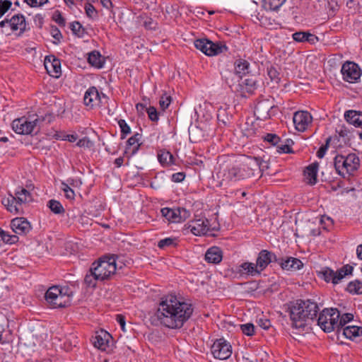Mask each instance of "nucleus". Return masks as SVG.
Masks as SVG:
<instances>
[{
	"label": "nucleus",
	"instance_id": "f257e3e1",
	"mask_svg": "<svg viewBox=\"0 0 362 362\" xmlns=\"http://www.w3.org/2000/svg\"><path fill=\"white\" fill-rule=\"evenodd\" d=\"M194 312L192 303L180 300L176 296L162 298L155 317L159 322L170 329H180L189 320Z\"/></svg>",
	"mask_w": 362,
	"mask_h": 362
},
{
	"label": "nucleus",
	"instance_id": "f03ea898",
	"mask_svg": "<svg viewBox=\"0 0 362 362\" xmlns=\"http://www.w3.org/2000/svg\"><path fill=\"white\" fill-rule=\"evenodd\" d=\"M319 306L311 299H298L288 304L287 312L291 320V325L295 329H304L308 320H314L319 312Z\"/></svg>",
	"mask_w": 362,
	"mask_h": 362
},
{
	"label": "nucleus",
	"instance_id": "7ed1b4c3",
	"mask_svg": "<svg viewBox=\"0 0 362 362\" xmlns=\"http://www.w3.org/2000/svg\"><path fill=\"white\" fill-rule=\"evenodd\" d=\"M33 200L32 195L29 191L21 188L16 192L15 196L9 194L8 197L2 199V204L8 211L13 214H20L23 211L22 204L28 203Z\"/></svg>",
	"mask_w": 362,
	"mask_h": 362
},
{
	"label": "nucleus",
	"instance_id": "20e7f679",
	"mask_svg": "<svg viewBox=\"0 0 362 362\" xmlns=\"http://www.w3.org/2000/svg\"><path fill=\"white\" fill-rule=\"evenodd\" d=\"M92 270L97 274L96 276L99 281H104L115 273L117 269L116 260L115 256H104L100 258L97 262H94L92 265Z\"/></svg>",
	"mask_w": 362,
	"mask_h": 362
},
{
	"label": "nucleus",
	"instance_id": "39448f33",
	"mask_svg": "<svg viewBox=\"0 0 362 362\" xmlns=\"http://www.w3.org/2000/svg\"><path fill=\"white\" fill-rule=\"evenodd\" d=\"M340 317V313L337 308H325L316 317L317 325L325 332H331L336 329L337 321Z\"/></svg>",
	"mask_w": 362,
	"mask_h": 362
},
{
	"label": "nucleus",
	"instance_id": "423d86ee",
	"mask_svg": "<svg viewBox=\"0 0 362 362\" xmlns=\"http://www.w3.org/2000/svg\"><path fill=\"white\" fill-rule=\"evenodd\" d=\"M195 47L207 56H216L228 50L225 45L214 43L207 39H197L194 42Z\"/></svg>",
	"mask_w": 362,
	"mask_h": 362
},
{
	"label": "nucleus",
	"instance_id": "0eeeda50",
	"mask_svg": "<svg viewBox=\"0 0 362 362\" xmlns=\"http://www.w3.org/2000/svg\"><path fill=\"white\" fill-rule=\"evenodd\" d=\"M39 119H31L25 117L16 119L12 122V129L19 134H30L37 127Z\"/></svg>",
	"mask_w": 362,
	"mask_h": 362
},
{
	"label": "nucleus",
	"instance_id": "6e6552de",
	"mask_svg": "<svg viewBox=\"0 0 362 362\" xmlns=\"http://www.w3.org/2000/svg\"><path fill=\"white\" fill-rule=\"evenodd\" d=\"M211 351L215 358L226 360L231 356L232 346L226 340L221 338L214 342Z\"/></svg>",
	"mask_w": 362,
	"mask_h": 362
},
{
	"label": "nucleus",
	"instance_id": "1a4fd4ad",
	"mask_svg": "<svg viewBox=\"0 0 362 362\" xmlns=\"http://www.w3.org/2000/svg\"><path fill=\"white\" fill-rule=\"evenodd\" d=\"M242 162L245 169V174L247 175V179L261 175L263 162L259 158L246 156Z\"/></svg>",
	"mask_w": 362,
	"mask_h": 362
},
{
	"label": "nucleus",
	"instance_id": "9d476101",
	"mask_svg": "<svg viewBox=\"0 0 362 362\" xmlns=\"http://www.w3.org/2000/svg\"><path fill=\"white\" fill-rule=\"evenodd\" d=\"M161 214L168 221L172 223H180L185 221L190 216V212L185 208H163Z\"/></svg>",
	"mask_w": 362,
	"mask_h": 362
},
{
	"label": "nucleus",
	"instance_id": "9b49d317",
	"mask_svg": "<svg viewBox=\"0 0 362 362\" xmlns=\"http://www.w3.org/2000/svg\"><path fill=\"white\" fill-rule=\"evenodd\" d=\"M57 292V286L50 287L45 293V300L53 308H66L71 305V300L63 297Z\"/></svg>",
	"mask_w": 362,
	"mask_h": 362
},
{
	"label": "nucleus",
	"instance_id": "f8f14e48",
	"mask_svg": "<svg viewBox=\"0 0 362 362\" xmlns=\"http://www.w3.org/2000/svg\"><path fill=\"white\" fill-rule=\"evenodd\" d=\"M341 72L343 79L349 83L356 82L361 75L360 67L357 64L353 62H345L342 65Z\"/></svg>",
	"mask_w": 362,
	"mask_h": 362
},
{
	"label": "nucleus",
	"instance_id": "ddd939ff",
	"mask_svg": "<svg viewBox=\"0 0 362 362\" xmlns=\"http://www.w3.org/2000/svg\"><path fill=\"white\" fill-rule=\"evenodd\" d=\"M293 121L298 132H305L313 121L311 114L308 111H297L294 113Z\"/></svg>",
	"mask_w": 362,
	"mask_h": 362
},
{
	"label": "nucleus",
	"instance_id": "4468645a",
	"mask_svg": "<svg viewBox=\"0 0 362 362\" xmlns=\"http://www.w3.org/2000/svg\"><path fill=\"white\" fill-rule=\"evenodd\" d=\"M278 259L279 258L274 253L267 250H262L258 254L255 264L259 270L262 272L271 262H278Z\"/></svg>",
	"mask_w": 362,
	"mask_h": 362
},
{
	"label": "nucleus",
	"instance_id": "2eb2a0df",
	"mask_svg": "<svg viewBox=\"0 0 362 362\" xmlns=\"http://www.w3.org/2000/svg\"><path fill=\"white\" fill-rule=\"evenodd\" d=\"M45 67L47 73L52 77L59 78L61 75V62L53 55L45 58Z\"/></svg>",
	"mask_w": 362,
	"mask_h": 362
},
{
	"label": "nucleus",
	"instance_id": "dca6fc26",
	"mask_svg": "<svg viewBox=\"0 0 362 362\" xmlns=\"http://www.w3.org/2000/svg\"><path fill=\"white\" fill-rule=\"evenodd\" d=\"M101 95L95 86L90 87L85 93L83 97L84 105L90 108H93L100 104Z\"/></svg>",
	"mask_w": 362,
	"mask_h": 362
},
{
	"label": "nucleus",
	"instance_id": "f3484780",
	"mask_svg": "<svg viewBox=\"0 0 362 362\" xmlns=\"http://www.w3.org/2000/svg\"><path fill=\"white\" fill-rule=\"evenodd\" d=\"M187 228L195 235H206L209 230V221L206 218L193 220L189 223Z\"/></svg>",
	"mask_w": 362,
	"mask_h": 362
},
{
	"label": "nucleus",
	"instance_id": "a211bd4d",
	"mask_svg": "<svg viewBox=\"0 0 362 362\" xmlns=\"http://www.w3.org/2000/svg\"><path fill=\"white\" fill-rule=\"evenodd\" d=\"M274 107L269 100L259 101L255 107V114L258 119H267L270 118V110Z\"/></svg>",
	"mask_w": 362,
	"mask_h": 362
},
{
	"label": "nucleus",
	"instance_id": "6ab92c4d",
	"mask_svg": "<svg viewBox=\"0 0 362 362\" xmlns=\"http://www.w3.org/2000/svg\"><path fill=\"white\" fill-rule=\"evenodd\" d=\"M344 172L349 175H353V173L358 170L360 165V160L355 153H349L348 155H344Z\"/></svg>",
	"mask_w": 362,
	"mask_h": 362
},
{
	"label": "nucleus",
	"instance_id": "aec40b11",
	"mask_svg": "<svg viewBox=\"0 0 362 362\" xmlns=\"http://www.w3.org/2000/svg\"><path fill=\"white\" fill-rule=\"evenodd\" d=\"M11 227L13 231L18 235H25L31 230L30 223L23 217L13 218Z\"/></svg>",
	"mask_w": 362,
	"mask_h": 362
},
{
	"label": "nucleus",
	"instance_id": "412c9836",
	"mask_svg": "<svg viewBox=\"0 0 362 362\" xmlns=\"http://www.w3.org/2000/svg\"><path fill=\"white\" fill-rule=\"evenodd\" d=\"M283 269L295 272L300 269L303 267V263L300 259L292 257L279 258L277 262Z\"/></svg>",
	"mask_w": 362,
	"mask_h": 362
},
{
	"label": "nucleus",
	"instance_id": "4be33fe9",
	"mask_svg": "<svg viewBox=\"0 0 362 362\" xmlns=\"http://www.w3.org/2000/svg\"><path fill=\"white\" fill-rule=\"evenodd\" d=\"M237 273L241 276H257L261 274L257 264L252 262H245L237 267Z\"/></svg>",
	"mask_w": 362,
	"mask_h": 362
},
{
	"label": "nucleus",
	"instance_id": "5701e85b",
	"mask_svg": "<svg viewBox=\"0 0 362 362\" xmlns=\"http://www.w3.org/2000/svg\"><path fill=\"white\" fill-rule=\"evenodd\" d=\"M344 118L350 124L358 128H361L359 136L362 139V112L354 110H347L344 112Z\"/></svg>",
	"mask_w": 362,
	"mask_h": 362
},
{
	"label": "nucleus",
	"instance_id": "b1692460",
	"mask_svg": "<svg viewBox=\"0 0 362 362\" xmlns=\"http://www.w3.org/2000/svg\"><path fill=\"white\" fill-rule=\"evenodd\" d=\"M225 176L228 180L232 181H239L247 179V175L245 174L243 162H241L239 165H234L228 168Z\"/></svg>",
	"mask_w": 362,
	"mask_h": 362
},
{
	"label": "nucleus",
	"instance_id": "393cba45",
	"mask_svg": "<svg viewBox=\"0 0 362 362\" xmlns=\"http://www.w3.org/2000/svg\"><path fill=\"white\" fill-rule=\"evenodd\" d=\"M292 37H293V40L296 42H308L312 45H314L317 42L319 41V38L316 35L310 33V32H305V31L296 32L292 35Z\"/></svg>",
	"mask_w": 362,
	"mask_h": 362
},
{
	"label": "nucleus",
	"instance_id": "a878e982",
	"mask_svg": "<svg viewBox=\"0 0 362 362\" xmlns=\"http://www.w3.org/2000/svg\"><path fill=\"white\" fill-rule=\"evenodd\" d=\"M223 258V252L218 247H211L205 254V259L209 263L218 264Z\"/></svg>",
	"mask_w": 362,
	"mask_h": 362
},
{
	"label": "nucleus",
	"instance_id": "bb28decb",
	"mask_svg": "<svg viewBox=\"0 0 362 362\" xmlns=\"http://www.w3.org/2000/svg\"><path fill=\"white\" fill-rule=\"evenodd\" d=\"M319 164L317 162H315L309 165L304 171L305 178L308 180V184L313 185L316 184L317 170Z\"/></svg>",
	"mask_w": 362,
	"mask_h": 362
},
{
	"label": "nucleus",
	"instance_id": "cd10ccee",
	"mask_svg": "<svg viewBox=\"0 0 362 362\" xmlns=\"http://www.w3.org/2000/svg\"><path fill=\"white\" fill-rule=\"evenodd\" d=\"M88 62L92 66L101 69L104 66L105 59L98 51L94 50L89 53Z\"/></svg>",
	"mask_w": 362,
	"mask_h": 362
},
{
	"label": "nucleus",
	"instance_id": "c85d7f7f",
	"mask_svg": "<svg viewBox=\"0 0 362 362\" xmlns=\"http://www.w3.org/2000/svg\"><path fill=\"white\" fill-rule=\"evenodd\" d=\"M243 92L252 94L257 88L258 84L254 76H249L242 81L240 83Z\"/></svg>",
	"mask_w": 362,
	"mask_h": 362
},
{
	"label": "nucleus",
	"instance_id": "c756f323",
	"mask_svg": "<svg viewBox=\"0 0 362 362\" xmlns=\"http://www.w3.org/2000/svg\"><path fill=\"white\" fill-rule=\"evenodd\" d=\"M110 337V335L107 332H101L100 334H97L93 339V343L94 346L99 349L105 350Z\"/></svg>",
	"mask_w": 362,
	"mask_h": 362
},
{
	"label": "nucleus",
	"instance_id": "7c9ffc66",
	"mask_svg": "<svg viewBox=\"0 0 362 362\" xmlns=\"http://www.w3.org/2000/svg\"><path fill=\"white\" fill-rule=\"evenodd\" d=\"M354 269V267L350 264H346L334 272V284H337L339 281L345 277L346 275L351 274Z\"/></svg>",
	"mask_w": 362,
	"mask_h": 362
},
{
	"label": "nucleus",
	"instance_id": "2f4dec72",
	"mask_svg": "<svg viewBox=\"0 0 362 362\" xmlns=\"http://www.w3.org/2000/svg\"><path fill=\"white\" fill-rule=\"evenodd\" d=\"M342 332L346 338L354 339L357 337H362V327L347 326L343 328Z\"/></svg>",
	"mask_w": 362,
	"mask_h": 362
},
{
	"label": "nucleus",
	"instance_id": "473e14b6",
	"mask_svg": "<svg viewBox=\"0 0 362 362\" xmlns=\"http://www.w3.org/2000/svg\"><path fill=\"white\" fill-rule=\"evenodd\" d=\"M158 160L163 166L170 165L174 163V157L172 153L165 149L158 152Z\"/></svg>",
	"mask_w": 362,
	"mask_h": 362
},
{
	"label": "nucleus",
	"instance_id": "72a5a7b5",
	"mask_svg": "<svg viewBox=\"0 0 362 362\" xmlns=\"http://www.w3.org/2000/svg\"><path fill=\"white\" fill-rule=\"evenodd\" d=\"M286 0H262V7L267 11H278Z\"/></svg>",
	"mask_w": 362,
	"mask_h": 362
},
{
	"label": "nucleus",
	"instance_id": "f704fd0d",
	"mask_svg": "<svg viewBox=\"0 0 362 362\" xmlns=\"http://www.w3.org/2000/svg\"><path fill=\"white\" fill-rule=\"evenodd\" d=\"M27 24H0L1 28H6L13 33L16 37L21 36L27 29Z\"/></svg>",
	"mask_w": 362,
	"mask_h": 362
},
{
	"label": "nucleus",
	"instance_id": "c9c22d12",
	"mask_svg": "<svg viewBox=\"0 0 362 362\" xmlns=\"http://www.w3.org/2000/svg\"><path fill=\"white\" fill-rule=\"evenodd\" d=\"M250 63L243 59L237 60L235 63V70L239 75H245L250 72Z\"/></svg>",
	"mask_w": 362,
	"mask_h": 362
},
{
	"label": "nucleus",
	"instance_id": "e433bc0d",
	"mask_svg": "<svg viewBox=\"0 0 362 362\" xmlns=\"http://www.w3.org/2000/svg\"><path fill=\"white\" fill-rule=\"evenodd\" d=\"M97 274L95 271L92 270V267H90L89 269V273H87L84 278V284L90 288H95L97 281H99L98 276H96Z\"/></svg>",
	"mask_w": 362,
	"mask_h": 362
},
{
	"label": "nucleus",
	"instance_id": "4c0bfd02",
	"mask_svg": "<svg viewBox=\"0 0 362 362\" xmlns=\"http://www.w3.org/2000/svg\"><path fill=\"white\" fill-rule=\"evenodd\" d=\"M47 207L55 214H64L65 210L62 204L55 199H50L47 204Z\"/></svg>",
	"mask_w": 362,
	"mask_h": 362
},
{
	"label": "nucleus",
	"instance_id": "58836bf2",
	"mask_svg": "<svg viewBox=\"0 0 362 362\" xmlns=\"http://www.w3.org/2000/svg\"><path fill=\"white\" fill-rule=\"evenodd\" d=\"M141 138V134L139 133H136L134 135L131 136L127 141V148L130 146H134V148L132 149V154L136 153L140 146V144H139V140Z\"/></svg>",
	"mask_w": 362,
	"mask_h": 362
},
{
	"label": "nucleus",
	"instance_id": "ea45409f",
	"mask_svg": "<svg viewBox=\"0 0 362 362\" xmlns=\"http://www.w3.org/2000/svg\"><path fill=\"white\" fill-rule=\"evenodd\" d=\"M344 155L337 154L334 158V166L337 173L344 177Z\"/></svg>",
	"mask_w": 362,
	"mask_h": 362
},
{
	"label": "nucleus",
	"instance_id": "a19ab883",
	"mask_svg": "<svg viewBox=\"0 0 362 362\" xmlns=\"http://www.w3.org/2000/svg\"><path fill=\"white\" fill-rule=\"evenodd\" d=\"M346 291L352 294H362V282L359 280L349 282Z\"/></svg>",
	"mask_w": 362,
	"mask_h": 362
},
{
	"label": "nucleus",
	"instance_id": "79ce46f5",
	"mask_svg": "<svg viewBox=\"0 0 362 362\" xmlns=\"http://www.w3.org/2000/svg\"><path fill=\"white\" fill-rule=\"evenodd\" d=\"M354 319V315L351 313H344L341 316L340 315L339 320L337 321L336 329L337 332L340 329L343 330L345 325Z\"/></svg>",
	"mask_w": 362,
	"mask_h": 362
},
{
	"label": "nucleus",
	"instance_id": "37998d69",
	"mask_svg": "<svg viewBox=\"0 0 362 362\" xmlns=\"http://www.w3.org/2000/svg\"><path fill=\"white\" fill-rule=\"evenodd\" d=\"M69 28L78 37H83L88 34L87 28H84L83 24H69Z\"/></svg>",
	"mask_w": 362,
	"mask_h": 362
},
{
	"label": "nucleus",
	"instance_id": "c03bdc74",
	"mask_svg": "<svg viewBox=\"0 0 362 362\" xmlns=\"http://www.w3.org/2000/svg\"><path fill=\"white\" fill-rule=\"evenodd\" d=\"M57 291H58L57 292L58 294L63 297H67V298H69L70 300H71L74 293V291L72 289V288L68 286L62 287L57 286Z\"/></svg>",
	"mask_w": 362,
	"mask_h": 362
},
{
	"label": "nucleus",
	"instance_id": "a18cd8bd",
	"mask_svg": "<svg viewBox=\"0 0 362 362\" xmlns=\"http://www.w3.org/2000/svg\"><path fill=\"white\" fill-rule=\"evenodd\" d=\"M320 274L322 275V277L326 282L332 281V283L334 284V271L333 269L329 267H325L322 269Z\"/></svg>",
	"mask_w": 362,
	"mask_h": 362
},
{
	"label": "nucleus",
	"instance_id": "49530a36",
	"mask_svg": "<svg viewBox=\"0 0 362 362\" xmlns=\"http://www.w3.org/2000/svg\"><path fill=\"white\" fill-rule=\"evenodd\" d=\"M118 125L121 131V139H124L127 134L131 133V128L124 119H120L118 121Z\"/></svg>",
	"mask_w": 362,
	"mask_h": 362
},
{
	"label": "nucleus",
	"instance_id": "de8ad7c7",
	"mask_svg": "<svg viewBox=\"0 0 362 362\" xmlns=\"http://www.w3.org/2000/svg\"><path fill=\"white\" fill-rule=\"evenodd\" d=\"M172 102V98L166 93H163L159 100V105L163 111H165Z\"/></svg>",
	"mask_w": 362,
	"mask_h": 362
},
{
	"label": "nucleus",
	"instance_id": "09e8293b",
	"mask_svg": "<svg viewBox=\"0 0 362 362\" xmlns=\"http://www.w3.org/2000/svg\"><path fill=\"white\" fill-rule=\"evenodd\" d=\"M146 112L151 121L153 122H158L159 120L160 112L156 110L155 107L149 106L148 108H146Z\"/></svg>",
	"mask_w": 362,
	"mask_h": 362
},
{
	"label": "nucleus",
	"instance_id": "8fccbe9b",
	"mask_svg": "<svg viewBox=\"0 0 362 362\" xmlns=\"http://www.w3.org/2000/svg\"><path fill=\"white\" fill-rule=\"evenodd\" d=\"M267 75L272 81L278 83L280 81L279 72L277 69L273 66H270L267 68Z\"/></svg>",
	"mask_w": 362,
	"mask_h": 362
},
{
	"label": "nucleus",
	"instance_id": "3c124183",
	"mask_svg": "<svg viewBox=\"0 0 362 362\" xmlns=\"http://www.w3.org/2000/svg\"><path fill=\"white\" fill-rule=\"evenodd\" d=\"M255 326L252 323H246L240 325L242 332L247 336H252L255 334Z\"/></svg>",
	"mask_w": 362,
	"mask_h": 362
},
{
	"label": "nucleus",
	"instance_id": "603ef678",
	"mask_svg": "<svg viewBox=\"0 0 362 362\" xmlns=\"http://www.w3.org/2000/svg\"><path fill=\"white\" fill-rule=\"evenodd\" d=\"M175 240L176 239L173 238L162 239L158 243V247L160 249H164L169 246L176 245Z\"/></svg>",
	"mask_w": 362,
	"mask_h": 362
},
{
	"label": "nucleus",
	"instance_id": "864d4df0",
	"mask_svg": "<svg viewBox=\"0 0 362 362\" xmlns=\"http://www.w3.org/2000/svg\"><path fill=\"white\" fill-rule=\"evenodd\" d=\"M327 9V13L329 16H335L336 12L339 10V5L337 1L335 0H331L330 1H328Z\"/></svg>",
	"mask_w": 362,
	"mask_h": 362
},
{
	"label": "nucleus",
	"instance_id": "5fc2aeb1",
	"mask_svg": "<svg viewBox=\"0 0 362 362\" xmlns=\"http://www.w3.org/2000/svg\"><path fill=\"white\" fill-rule=\"evenodd\" d=\"M264 141L276 146L280 141V138L275 134H267L264 137Z\"/></svg>",
	"mask_w": 362,
	"mask_h": 362
},
{
	"label": "nucleus",
	"instance_id": "6e6d98bb",
	"mask_svg": "<svg viewBox=\"0 0 362 362\" xmlns=\"http://www.w3.org/2000/svg\"><path fill=\"white\" fill-rule=\"evenodd\" d=\"M1 23H25V17L22 14H15L10 19L5 18Z\"/></svg>",
	"mask_w": 362,
	"mask_h": 362
},
{
	"label": "nucleus",
	"instance_id": "4d7b16f0",
	"mask_svg": "<svg viewBox=\"0 0 362 362\" xmlns=\"http://www.w3.org/2000/svg\"><path fill=\"white\" fill-rule=\"evenodd\" d=\"M4 243L6 244H13L18 240V237L16 235H9L6 231L1 239Z\"/></svg>",
	"mask_w": 362,
	"mask_h": 362
},
{
	"label": "nucleus",
	"instance_id": "13d9d810",
	"mask_svg": "<svg viewBox=\"0 0 362 362\" xmlns=\"http://www.w3.org/2000/svg\"><path fill=\"white\" fill-rule=\"evenodd\" d=\"M330 140H331V138H327V139H326V143H325V144L322 145V146L320 147L319 150H318V151H317V156L318 158H322L325 156V153H326V151H327V148H328V146H329V144Z\"/></svg>",
	"mask_w": 362,
	"mask_h": 362
},
{
	"label": "nucleus",
	"instance_id": "bf43d9fd",
	"mask_svg": "<svg viewBox=\"0 0 362 362\" xmlns=\"http://www.w3.org/2000/svg\"><path fill=\"white\" fill-rule=\"evenodd\" d=\"M11 6V1L0 0V18L10 8Z\"/></svg>",
	"mask_w": 362,
	"mask_h": 362
},
{
	"label": "nucleus",
	"instance_id": "052dcab7",
	"mask_svg": "<svg viewBox=\"0 0 362 362\" xmlns=\"http://www.w3.org/2000/svg\"><path fill=\"white\" fill-rule=\"evenodd\" d=\"M50 33L52 36L57 41L54 43L57 44L58 42H59L60 40L62 38V35L60 30L57 27L52 25Z\"/></svg>",
	"mask_w": 362,
	"mask_h": 362
},
{
	"label": "nucleus",
	"instance_id": "680f3d73",
	"mask_svg": "<svg viewBox=\"0 0 362 362\" xmlns=\"http://www.w3.org/2000/svg\"><path fill=\"white\" fill-rule=\"evenodd\" d=\"M54 118V116L52 113H47L45 116H36L35 119H39V122L37 126H39L42 122H46L47 123H50Z\"/></svg>",
	"mask_w": 362,
	"mask_h": 362
},
{
	"label": "nucleus",
	"instance_id": "e2e57ef3",
	"mask_svg": "<svg viewBox=\"0 0 362 362\" xmlns=\"http://www.w3.org/2000/svg\"><path fill=\"white\" fill-rule=\"evenodd\" d=\"M76 146L78 147H86L89 148L92 146V142L88 137H83L78 141Z\"/></svg>",
	"mask_w": 362,
	"mask_h": 362
},
{
	"label": "nucleus",
	"instance_id": "0e129e2a",
	"mask_svg": "<svg viewBox=\"0 0 362 362\" xmlns=\"http://www.w3.org/2000/svg\"><path fill=\"white\" fill-rule=\"evenodd\" d=\"M258 325L264 329H268L271 327V322L267 318L260 317L257 320Z\"/></svg>",
	"mask_w": 362,
	"mask_h": 362
},
{
	"label": "nucleus",
	"instance_id": "69168bd1",
	"mask_svg": "<svg viewBox=\"0 0 362 362\" xmlns=\"http://www.w3.org/2000/svg\"><path fill=\"white\" fill-rule=\"evenodd\" d=\"M217 119L219 122H222L225 125L226 124L228 117L226 115V110H224V109L218 110V114H217Z\"/></svg>",
	"mask_w": 362,
	"mask_h": 362
},
{
	"label": "nucleus",
	"instance_id": "338daca9",
	"mask_svg": "<svg viewBox=\"0 0 362 362\" xmlns=\"http://www.w3.org/2000/svg\"><path fill=\"white\" fill-rule=\"evenodd\" d=\"M185 173L183 172L175 173L172 175L171 180L174 182H180L184 180Z\"/></svg>",
	"mask_w": 362,
	"mask_h": 362
},
{
	"label": "nucleus",
	"instance_id": "774afa93",
	"mask_svg": "<svg viewBox=\"0 0 362 362\" xmlns=\"http://www.w3.org/2000/svg\"><path fill=\"white\" fill-rule=\"evenodd\" d=\"M277 151L279 153H293L292 148L289 144H281L279 146Z\"/></svg>",
	"mask_w": 362,
	"mask_h": 362
}]
</instances>
